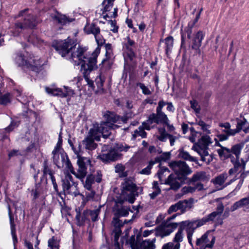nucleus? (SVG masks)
<instances>
[{"label": "nucleus", "mask_w": 249, "mask_h": 249, "mask_svg": "<svg viewBox=\"0 0 249 249\" xmlns=\"http://www.w3.org/2000/svg\"><path fill=\"white\" fill-rule=\"evenodd\" d=\"M212 142L210 136L204 135L202 136L197 143H195L192 148L200 156L201 160L207 164H209L213 159L208 151V146Z\"/></svg>", "instance_id": "obj_4"}, {"label": "nucleus", "mask_w": 249, "mask_h": 249, "mask_svg": "<svg viewBox=\"0 0 249 249\" xmlns=\"http://www.w3.org/2000/svg\"><path fill=\"white\" fill-rule=\"evenodd\" d=\"M249 160V144L246 145L240 159V162L246 166V163Z\"/></svg>", "instance_id": "obj_39"}, {"label": "nucleus", "mask_w": 249, "mask_h": 249, "mask_svg": "<svg viewBox=\"0 0 249 249\" xmlns=\"http://www.w3.org/2000/svg\"><path fill=\"white\" fill-rule=\"evenodd\" d=\"M241 208L245 212L249 211V196L244 197L235 202L231 207L232 212Z\"/></svg>", "instance_id": "obj_20"}, {"label": "nucleus", "mask_w": 249, "mask_h": 249, "mask_svg": "<svg viewBox=\"0 0 249 249\" xmlns=\"http://www.w3.org/2000/svg\"><path fill=\"white\" fill-rule=\"evenodd\" d=\"M191 107L193 108L196 113H199L200 108L198 105L197 102L196 100H193L190 101Z\"/></svg>", "instance_id": "obj_54"}, {"label": "nucleus", "mask_w": 249, "mask_h": 249, "mask_svg": "<svg viewBox=\"0 0 249 249\" xmlns=\"http://www.w3.org/2000/svg\"><path fill=\"white\" fill-rule=\"evenodd\" d=\"M169 165L181 180H186L187 176L192 173L191 168L185 161L182 160L172 161Z\"/></svg>", "instance_id": "obj_9"}, {"label": "nucleus", "mask_w": 249, "mask_h": 249, "mask_svg": "<svg viewBox=\"0 0 249 249\" xmlns=\"http://www.w3.org/2000/svg\"><path fill=\"white\" fill-rule=\"evenodd\" d=\"M156 238H153L151 240H145L141 243V247L142 249H155L156 245L155 244Z\"/></svg>", "instance_id": "obj_36"}, {"label": "nucleus", "mask_w": 249, "mask_h": 249, "mask_svg": "<svg viewBox=\"0 0 249 249\" xmlns=\"http://www.w3.org/2000/svg\"><path fill=\"white\" fill-rule=\"evenodd\" d=\"M94 140L99 141L100 136L97 135L95 129H90L89 135L82 141V143L86 149L92 151L97 147V144L95 143Z\"/></svg>", "instance_id": "obj_14"}, {"label": "nucleus", "mask_w": 249, "mask_h": 249, "mask_svg": "<svg viewBox=\"0 0 249 249\" xmlns=\"http://www.w3.org/2000/svg\"><path fill=\"white\" fill-rule=\"evenodd\" d=\"M11 95L9 93L2 94L0 92V104L6 105L10 102Z\"/></svg>", "instance_id": "obj_44"}, {"label": "nucleus", "mask_w": 249, "mask_h": 249, "mask_svg": "<svg viewBox=\"0 0 249 249\" xmlns=\"http://www.w3.org/2000/svg\"><path fill=\"white\" fill-rule=\"evenodd\" d=\"M53 48L62 57L73 62L75 65L81 64V71L89 87L94 89V82L89 76L90 72L97 68V57L100 50L97 48L91 54H88L87 48L78 45L70 38L56 41Z\"/></svg>", "instance_id": "obj_1"}, {"label": "nucleus", "mask_w": 249, "mask_h": 249, "mask_svg": "<svg viewBox=\"0 0 249 249\" xmlns=\"http://www.w3.org/2000/svg\"><path fill=\"white\" fill-rule=\"evenodd\" d=\"M165 43V53L167 55L171 52L174 45V38L172 36L167 37L163 41Z\"/></svg>", "instance_id": "obj_35"}, {"label": "nucleus", "mask_w": 249, "mask_h": 249, "mask_svg": "<svg viewBox=\"0 0 249 249\" xmlns=\"http://www.w3.org/2000/svg\"><path fill=\"white\" fill-rule=\"evenodd\" d=\"M89 191L90 192L86 193V197L88 200L92 199L94 197L95 194V192L93 191L92 189Z\"/></svg>", "instance_id": "obj_64"}, {"label": "nucleus", "mask_w": 249, "mask_h": 249, "mask_svg": "<svg viewBox=\"0 0 249 249\" xmlns=\"http://www.w3.org/2000/svg\"><path fill=\"white\" fill-rule=\"evenodd\" d=\"M53 18L61 24L65 25L72 21V19H70L65 15L57 14L53 17Z\"/></svg>", "instance_id": "obj_37"}, {"label": "nucleus", "mask_w": 249, "mask_h": 249, "mask_svg": "<svg viewBox=\"0 0 249 249\" xmlns=\"http://www.w3.org/2000/svg\"><path fill=\"white\" fill-rule=\"evenodd\" d=\"M92 175L94 177V181H96L98 183H100L101 181L102 175L100 171L98 170L94 174Z\"/></svg>", "instance_id": "obj_55"}, {"label": "nucleus", "mask_w": 249, "mask_h": 249, "mask_svg": "<svg viewBox=\"0 0 249 249\" xmlns=\"http://www.w3.org/2000/svg\"><path fill=\"white\" fill-rule=\"evenodd\" d=\"M161 193V190L160 189H158L157 190H155L152 193L149 194V196L151 199H154L160 193Z\"/></svg>", "instance_id": "obj_60"}, {"label": "nucleus", "mask_w": 249, "mask_h": 249, "mask_svg": "<svg viewBox=\"0 0 249 249\" xmlns=\"http://www.w3.org/2000/svg\"><path fill=\"white\" fill-rule=\"evenodd\" d=\"M144 129H145V127L142 124V126H140L138 129L134 131L133 137L134 138H136L138 136H140L142 138H146V133L144 131Z\"/></svg>", "instance_id": "obj_41"}, {"label": "nucleus", "mask_w": 249, "mask_h": 249, "mask_svg": "<svg viewBox=\"0 0 249 249\" xmlns=\"http://www.w3.org/2000/svg\"><path fill=\"white\" fill-rule=\"evenodd\" d=\"M118 119V116L113 114L110 115L107 117V122L101 123L97 128L94 127L93 129L96 130L97 135L99 133L101 134L104 138H107L111 133V129L115 126L113 123H115Z\"/></svg>", "instance_id": "obj_10"}, {"label": "nucleus", "mask_w": 249, "mask_h": 249, "mask_svg": "<svg viewBox=\"0 0 249 249\" xmlns=\"http://www.w3.org/2000/svg\"><path fill=\"white\" fill-rule=\"evenodd\" d=\"M48 246L51 249H59V241L54 236L48 241Z\"/></svg>", "instance_id": "obj_40"}, {"label": "nucleus", "mask_w": 249, "mask_h": 249, "mask_svg": "<svg viewBox=\"0 0 249 249\" xmlns=\"http://www.w3.org/2000/svg\"><path fill=\"white\" fill-rule=\"evenodd\" d=\"M228 178V174L226 173L220 174L216 177L213 181V183L216 185H219L220 187L219 189H222L226 185H223L224 183Z\"/></svg>", "instance_id": "obj_32"}, {"label": "nucleus", "mask_w": 249, "mask_h": 249, "mask_svg": "<svg viewBox=\"0 0 249 249\" xmlns=\"http://www.w3.org/2000/svg\"><path fill=\"white\" fill-rule=\"evenodd\" d=\"M129 148L130 146L126 144L116 143L112 149L118 153V152H126Z\"/></svg>", "instance_id": "obj_43"}, {"label": "nucleus", "mask_w": 249, "mask_h": 249, "mask_svg": "<svg viewBox=\"0 0 249 249\" xmlns=\"http://www.w3.org/2000/svg\"><path fill=\"white\" fill-rule=\"evenodd\" d=\"M105 81V78L100 74L97 76L95 80V83L97 86V89H95V92L97 94H103L104 93L105 89L103 88L104 83Z\"/></svg>", "instance_id": "obj_28"}, {"label": "nucleus", "mask_w": 249, "mask_h": 249, "mask_svg": "<svg viewBox=\"0 0 249 249\" xmlns=\"http://www.w3.org/2000/svg\"><path fill=\"white\" fill-rule=\"evenodd\" d=\"M43 173L44 176L47 175H49L50 176L54 174V172L49 167L46 160H45L43 163Z\"/></svg>", "instance_id": "obj_47"}, {"label": "nucleus", "mask_w": 249, "mask_h": 249, "mask_svg": "<svg viewBox=\"0 0 249 249\" xmlns=\"http://www.w3.org/2000/svg\"><path fill=\"white\" fill-rule=\"evenodd\" d=\"M26 52L16 53L14 56L15 64L19 67L26 66L27 68L28 63L31 62Z\"/></svg>", "instance_id": "obj_19"}, {"label": "nucleus", "mask_w": 249, "mask_h": 249, "mask_svg": "<svg viewBox=\"0 0 249 249\" xmlns=\"http://www.w3.org/2000/svg\"><path fill=\"white\" fill-rule=\"evenodd\" d=\"M29 9H25L21 11L18 14V17H23V22H17L15 24V28L19 32L22 29L27 28H33L36 25V18L34 16L28 14Z\"/></svg>", "instance_id": "obj_8"}, {"label": "nucleus", "mask_w": 249, "mask_h": 249, "mask_svg": "<svg viewBox=\"0 0 249 249\" xmlns=\"http://www.w3.org/2000/svg\"><path fill=\"white\" fill-rule=\"evenodd\" d=\"M221 132L222 133L217 135V137L220 141H226L229 139V137L231 136L235 135L239 132L237 129H229L221 128Z\"/></svg>", "instance_id": "obj_22"}, {"label": "nucleus", "mask_w": 249, "mask_h": 249, "mask_svg": "<svg viewBox=\"0 0 249 249\" xmlns=\"http://www.w3.org/2000/svg\"><path fill=\"white\" fill-rule=\"evenodd\" d=\"M178 156L181 159L185 160H187L191 162H197V160L196 157H193L190 154L184 150H179Z\"/></svg>", "instance_id": "obj_34"}, {"label": "nucleus", "mask_w": 249, "mask_h": 249, "mask_svg": "<svg viewBox=\"0 0 249 249\" xmlns=\"http://www.w3.org/2000/svg\"><path fill=\"white\" fill-rule=\"evenodd\" d=\"M215 237L209 231L205 232L201 237L197 238L196 242L199 249H212L215 243Z\"/></svg>", "instance_id": "obj_12"}, {"label": "nucleus", "mask_w": 249, "mask_h": 249, "mask_svg": "<svg viewBox=\"0 0 249 249\" xmlns=\"http://www.w3.org/2000/svg\"><path fill=\"white\" fill-rule=\"evenodd\" d=\"M45 90L49 94L53 96H58L62 98L72 96L74 94V91L68 87H65V91H64L59 89L50 87H46Z\"/></svg>", "instance_id": "obj_17"}, {"label": "nucleus", "mask_w": 249, "mask_h": 249, "mask_svg": "<svg viewBox=\"0 0 249 249\" xmlns=\"http://www.w3.org/2000/svg\"><path fill=\"white\" fill-rule=\"evenodd\" d=\"M52 154L54 164L58 168L65 167L66 171H67L68 168V165H69V164L71 163L67 155L64 152L57 151V148L53 151Z\"/></svg>", "instance_id": "obj_11"}, {"label": "nucleus", "mask_w": 249, "mask_h": 249, "mask_svg": "<svg viewBox=\"0 0 249 249\" xmlns=\"http://www.w3.org/2000/svg\"><path fill=\"white\" fill-rule=\"evenodd\" d=\"M76 214L75 219L76 220V224L77 225L80 226L83 225L85 221L88 219L87 216L88 215V210L84 211L82 215H81L79 210L76 209Z\"/></svg>", "instance_id": "obj_29"}, {"label": "nucleus", "mask_w": 249, "mask_h": 249, "mask_svg": "<svg viewBox=\"0 0 249 249\" xmlns=\"http://www.w3.org/2000/svg\"><path fill=\"white\" fill-rule=\"evenodd\" d=\"M109 23L110 24L111 28L110 29V30L112 31L113 33H117L118 27L116 25V22L115 21H113L112 20L109 21Z\"/></svg>", "instance_id": "obj_59"}, {"label": "nucleus", "mask_w": 249, "mask_h": 249, "mask_svg": "<svg viewBox=\"0 0 249 249\" xmlns=\"http://www.w3.org/2000/svg\"><path fill=\"white\" fill-rule=\"evenodd\" d=\"M136 86L139 87L142 90V93L144 95H150L151 94V92L149 88L145 86V85L142 83H137Z\"/></svg>", "instance_id": "obj_50"}, {"label": "nucleus", "mask_w": 249, "mask_h": 249, "mask_svg": "<svg viewBox=\"0 0 249 249\" xmlns=\"http://www.w3.org/2000/svg\"><path fill=\"white\" fill-rule=\"evenodd\" d=\"M166 173H169V170L168 169V168L165 167H161L160 168L159 171L157 173V175L158 176L159 179L160 181H162L163 180V178H164V177L165 176H164V174Z\"/></svg>", "instance_id": "obj_52"}, {"label": "nucleus", "mask_w": 249, "mask_h": 249, "mask_svg": "<svg viewBox=\"0 0 249 249\" xmlns=\"http://www.w3.org/2000/svg\"><path fill=\"white\" fill-rule=\"evenodd\" d=\"M156 116V113H152L148 116L147 120L142 123L146 130H149L151 129L150 125L153 123L159 124Z\"/></svg>", "instance_id": "obj_30"}, {"label": "nucleus", "mask_w": 249, "mask_h": 249, "mask_svg": "<svg viewBox=\"0 0 249 249\" xmlns=\"http://www.w3.org/2000/svg\"><path fill=\"white\" fill-rule=\"evenodd\" d=\"M170 158V153L169 152H165L162 154L160 157L156 158L153 161L155 162V163H159L161 161H166L169 160Z\"/></svg>", "instance_id": "obj_46"}, {"label": "nucleus", "mask_w": 249, "mask_h": 249, "mask_svg": "<svg viewBox=\"0 0 249 249\" xmlns=\"http://www.w3.org/2000/svg\"><path fill=\"white\" fill-rule=\"evenodd\" d=\"M224 208L223 204L222 203H219L217 206L216 211L213 212L201 219L193 221L190 220V224L193 234L196 228L204 225L207 222L213 221L216 218L219 217L222 213Z\"/></svg>", "instance_id": "obj_7"}, {"label": "nucleus", "mask_w": 249, "mask_h": 249, "mask_svg": "<svg viewBox=\"0 0 249 249\" xmlns=\"http://www.w3.org/2000/svg\"><path fill=\"white\" fill-rule=\"evenodd\" d=\"M179 227L178 231L182 229L181 233L183 234V231L185 230L187 233V238L189 244L193 247V233L190 224V220L183 221L180 222H172L169 220L163 221L156 229V235L158 237L164 238L170 235Z\"/></svg>", "instance_id": "obj_3"}, {"label": "nucleus", "mask_w": 249, "mask_h": 249, "mask_svg": "<svg viewBox=\"0 0 249 249\" xmlns=\"http://www.w3.org/2000/svg\"><path fill=\"white\" fill-rule=\"evenodd\" d=\"M166 105H167V103L163 101H160L158 103V106L157 107L156 111L159 112L160 111H162V108Z\"/></svg>", "instance_id": "obj_62"}, {"label": "nucleus", "mask_w": 249, "mask_h": 249, "mask_svg": "<svg viewBox=\"0 0 249 249\" xmlns=\"http://www.w3.org/2000/svg\"><path fill=\"white\" fill-rule=\"evenodd\" d=\"M194 27L188 24L187 26L184 28V30H181V46L182 47L185 44V36L187 35L188 38L191 39V35L193 32V28Z\"/></svg>", "instance_id": "obj_33"}, {"label": "nucleus", "mask_w": 249, "mask_h": 249, "mask_svg": "<svg viewBox=\"0 0 249 249\" xmlns=\"http://www.w3.org/2000/svg\"><path fill=\"white\" fill-rule=\"evenodd\" d=\"M107 148V146L106 145H104L103 147L102 153L98 156V158L105 162L114 161L119 159L120 155L115 150H113V149L104 152Z\"/></svg>", "instance_id": "obj_15"}, {"label": "nucleus", "mask_w": 249, "mask_h": 249, "mask_svg": "<svg viewBox=\"0 0 249 249\" xmlns=\"http://www.w3.org/2000/svg\"><path fill=\"white\" fill-rule=\"evenodd\" d=\"M203 189V185L201 183H197L194 186H184L181 189L182 193L184 195L188 193H193L196 190L201 191Z\"/></svg>", "instance_id": "obj_27"}, {"label": "nucleus", "mask_w": 249, "mask_h": 249, "mask_svg": "<svg viewBox=\"0 0 249 249\" xmlns=\"http://www.w3.org/2000/svg\"><path fill=\"white\" fill-rule=\"evenodd\" d=\"M117 213L119 215L121 216H126L129 212L128 210L124 208H121L118 210Z\"/></svg>", "instance_id": "obj_57"}, {"label": "nucleus", "mask_w": 249, "mask_h": 249, "mask_svg": "<svg viewBox=\"0 0 249 249\" xmlns=\"http://www.w3.org/2000/svg\"><path fill=\"white\" fill-rule=\"evenodd\" d=\"M205 36V34L202 31H198L192 38V48L195 50H198L201 46L202 41Z\"/></svg>", "instance_id": "obj_21"}, {"label": "nucleus", "mask_w": 249, "mask_h": 249, "mask_svg": "<svg viewBox=\"0 0 249 249\" xmlns=\"http://www.w3.org/2000/svg\"><path fill=\"white\" fill-rule=\"evenodd\" d=\"M244 145V143L240 142L233 144L231 148L222 147L217 150V152L222 160L230 159L231 160L240 161V156Z\"/></svg>", "instance_id": "obj_5"}, {"label": "nucleus", "mask_w": 249, "mask_h": 249, "mask_svg": "<svg viewBox=\"0 0 249 249\" xmlns=\"http://www.w3.org/2000/svg\"><path fill=\"white\" fill-rule=\"evenodd\" d=\"M168 135H169V134L163 131L160 133V135L158 136V138L160 141L164 142L168 138Z\"/></svg>", "instance_id": "obj_56"}, {"label": "nucleus", "mask_w": 249, "mask_h": 249, "mask_svg": "<svg viewBox=\"0 0 249 249\" xmlns=\"http://www.w3.org/2000/svg\"><path fill=\"white\" fill-rule=\"evenodd\" d=\"M82 182L86 189L90 191L92 189V185L95 182L94 177L92 175H89L87 177L85 181H83Z\"/></svg>", "instance_id": "obj_38"}, {"label": "nucleus", "mask_w": 249, "mask_h": 249, "mask_svg": "<svg viewBox=\"0 0 249 249\" xmlns=\"http://www.w3.org/2000/svg\"><path fill=\"white\" fill-rule=\"evenodd\" d=\"M178 211H180L179 206L178 202L172 205L168 209L167 213L168 214H171L173 213L176 212Z\"/></svg>", "instance_id": "obj_53"}, {"label": "nucleus", "mask_w": 249, "mask_h": 249, "mask_svg": "<svg viewBox=\"0 0 249 249\" xmlns=\"http://www.w3.org/2000/svg\"><path fill=\"white\" fill-rule=\"evenodd\" d=\"M8 214L10 219L11 234L12 235L14 244H15L17 242V237L16 234V228L14 221V217L12 215V213L9 206H8Z\"/></svg>", "instance_id": "obj_31"}, {"label": "nucleus", "mask_w": 249, "mask_h": 249, "mask_svg": "<svg viewBox=\"0 0 249 249\" xmlns=\"http://www.w3.org/2000/svg\"><path fill=\"white\" fill-rule=\"evenodd\" d=\"M208 178L206 175V173L204 171L197 172L194 174L191 178L190 179V182H195L198 181H207L208 180Z\"/></svg>", "instance_id": "obj_26"}, {"label": "nucleus", "mask_w": 249, "mask_h": 249, "mask_svg": "<svg viewBox=\"0 0 249 249\" xmlns=\"http://www.w3.org/2000/svg\"><path fill=\"white\" fill-rule=\"evenodd\" d=\"M29 61L31 62L28 63V68L36 72L41 70L43 64L40 59H36L30 57Z\"/></svg>", "instance_id": "obj_23"}, {"label": "nucleus", "mask_w": 249, "mask_h": 249, "mask_svg": "<svg viewBox=\"0 0 249 249\" xmlns=\"http://www.w3.org/2000/svg\"><path fill=\"white\" fill-rule=\"evenodd\" d=\"M178 202L181 213H185L187 211L192 208L193 206V199L192 198L180 200Z\"/></svg>", "instance_id": "obj_25"}, {"label": "nucleus", "mask_w": 249, "mask_h": 249, "mask_svg": "<svg viewBox=\"0 0 249 249\" xmlns=\"http://www.w3.org/2000/svg\"><path fill=\"white\" fill-rule=\"evenodd\" d=\"M231 162L232 163L233 167L229 170V174L230 175H232L237 173L243 172L245 171L246 166L243 165L240 161H236L231 160Z\"/></svg>", "instance_id": "obj_24"}, {"label": "nucleus", "mask_w": 249, "mask_h": 249, "mask_svg": "<svg viewBox=\"0 0 249 249\" xmlns=\"http://www.w3.org/2000/svg\"><path fill=\"white\" fill-rule=\"evenodd\" d=\"M155 164V162H154L153 160H151L149 161L148 165L146 167L142 170L139 173L141 174L142 175H148L151 173V169L152 166Z\"/></svg>", "instance_id": "obj_48"}, {"label": "nucleus", "mask_w": 249, "mask_h": 249, "mask_svg": "<svg viewBox=\"0 0 249 249\" xmlns=\"http://www.w3.org/2000/svg\"><path fill=\"white\" fill-rule=\"evenodd\" d=\"M84 30L85 33L88 35L92 34L94 35L98 45H102L105 43V40L100 34V29L94 23H87L84 28Z\"/></svg>", "instance_id": "obj_13"}, {"label": "nucleus", "mask_w": 249, "mask_h": 249, "mask_svg": "<svg viewBox=\"0 0 249 249\" xmlns=\"http://www.w3.org/2000/svg\"><path fill=\"white\" fill-rule=\"evenodd\" d=\"M182 229L177 232L173 239L172 242L164 244L161 249H180V243L183 241L184 234L181 233Z\"/></svg>", "instance_id": "obj_16"}, {"label": "nucleus", "mask_w": 249, "mask_h": 249, "mask_svg": "<svg viewBox=\"0 0 249 249\" xmlns=\"http://www.w3.org/2000/svg\"><path fill=\"white\" fill-rule=\"evenodd\" d=\"M122 196L130 203H133L138 196L137 189L133 180L126 178L122 183Z\"/></svg>", "instance_id": "obj_6"}, {"label": "nucleus", "mask_w": 249, "mask_h": 249, "mask_svg": "<svg viewBox=\"0 0 249 249\" xmlns=\"http://www.w3.org/2000/svg\"><path fill=\"white\" fill-rule=\"evenodd\" d=\"M28 40L29 42H31L32 43L34 44H36V43L39 42V39L37 37H35L34 35H32L30 36L29 37Z\"/></svg>", "instance_id": "obj_61"}, {"label": "nucleus", "mask_w": 249, "mask_h": 249, "mask_svg": "<svg viewBox=\"0 0 249 249\" xmlns=\"http://www.w3.org/2000/svg\"><path fill=\"white\" fill-rule=\"evenodd\" d=\"M180 136H173L172 135L169 134L168 135V139L170 141V144L171 146H173L175 144V141L179 138Z\"/></svg>", "instance_id": "obj_58"}, {"label": "nucleus", "mask_w": 249, "mask_h": 249, "mask_svg": "<svg viewBox=\"0 0 249 249\" xmlns=\"http://www.w3.org/2000/svg\"><path fill=\"white\" fill-rule=\"evenodd\" d=\"M197 124L201 126V129L204 132H206L207 134L211 133V131L209 130V128L210 127V125L206 124L204 121L201 120L197 122Z\"/></svg>", "instance_id": "obj_51"}, {"label": "nucleus", "mask_w": 249, "mask_h": 249, "mask_svg": "<svg viewBox=\"0 0 249 249\" xmlns=\"http://www.w3.org/2000/svg\"><path fill=\"white\" fill-rule=\"evenodd\" d=\"M100 212V208L92 211L88 210V215H89L90 216L91 219L92 221H96L98 220V216Z\"/></svg>", "instance_id": "obj_49"}, {"label": "nucleus", "mask_w": 249, "mask_h": 249, "mask_svg": "<svg viewBox=\"0 0 249 249\" xmlns=\"http://www.w3.org/2000/svg\"><path fill=\"white\" fill-rule=\"evenodd\" d=\"M115 0H104L103 4L104 5L103 14L104 12L109 11L113 7V2Z\"/></svg>", "instance_id": "obj_45"}, {"label": "nucleus", "mask_w": 249, "mask_h": 249, "mask_svg": "<svg viewBox=\"0 0 249 249\" xmlns=\"http://www.w3.org/2000/svg\"><path fill=\"white\" fill-rule=\"evenodd\" d=\"M185 180L180 179L178 175L176 174H171L165 180V183L169 185L172 189L176 190L180 188L181 183Z\"/></svg>", "instance_id": "obj_18"}, {"label": "nucleus", "mask_w": 249, "mask_h": 249, "mask_svg": "<svg viewBox=\"0 0 249 249\" xmlns=\"http://www.w3.org/2000/svg\"><path fill=\"white\" fill-rule=\"evenodd\" d=\"M127 242L130 245L131 249H134V246L135 245V235H132L130 239L128 240Z\"/></svg>", "instance_id": "obj_63"}, {"label": "nucleus", "mask_w": 249, "mask_h": 249, "mask_svg": "<svg viewBox=\"0 0 249 249\" xmlns=\"http://www.w3.org/2000/svg\"><path fill=\"white\" fill-rule=\"evenodd\" d=\"M156 115H157L156 117L158 120L159 124L160 123H162L165 124H167L169 120L167 115L164 112H163L162 111L157 112Z\"/></svg>", "instance_id": "obj_42"}, {"label": "nucleus", "mask_w": 249, "mask_h": 249, "mask_svg": "<svg viewBox=\"0 0 249 249\" xmlns=\"http://www.w3.org/2000/svg\"><path fill=\"white\" fill-rule=\"evenodd\" d=\"M77 164L78 168L76 172L75 171L71 163L68 165V168L64 172L65 177L62 179V186L65 194L72 197L80 195V193L78 189L77 183L73 181L72 177L69 172L75 176L81 182H83V179L87 174V166L90 164V160L88 158L79 157Z\"/></svg>", "instance_id": "obj_2"}]
</instances>
